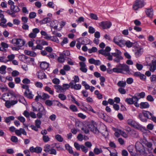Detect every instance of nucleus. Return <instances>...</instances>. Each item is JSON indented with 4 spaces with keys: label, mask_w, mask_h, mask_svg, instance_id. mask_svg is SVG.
<instances>
[{
    "label": "nucleus",
    "mask_w": 156,
    "mask_h": 156,
    "mask_svg": "<svg viewBox=\"0 0 156 156\" xmlns=\"http://www.w3.org/2000/svg\"><path fill=\"white\" fill-rule=\"evenodd\" d=\"M116 69H115L116 73H121L126 74H131L129 67L125 64H119L116 66Z\"/></svg>",
    "instance_id": "f257e3e1"
},
{
    "label": "nucleus",
    "mask_w": 156,
    "mask_h": 156,
    "mask_svg": "<svg viewBox=\"0 0 156 156\" xmlns=\"http://www.w3.org/2000/svg\"><path fill=\"white\" fill-rule=\"evenodd\" d=\"M115 52L112 53V56L115 57L113 61L116 63H119L123 58L122 56L121 52L118 49L115 50Z\"/></svg>",
    "instance_id": "f03ea898"
},
{
    "label": "nucleus",
    "mask_w": 156,
    "mask_h": 156,
    "mask_svg": "<svg viewBox=\"0 0 156 156\" xmlns=\"http://www.w3.org/2000/svg\"><path fill=\"white\" fill-rule=\"evenodd\" d=\"M11 43L14 45L18 46L21 48L24 46L25 43L23 40L17 38L13 39L11 41Z\"/></svg>",
    "instance_id": "7ed1b4c3"
},
{
    "label": "nucleus",
    "mask_w": 156,
    "mask_h": 156,
    "mask_svg": "<svg viewBox=\"0 0 156 156\" xmlns=\"http://www.w3.org/2000/svg\"><path fill=\"white\" fill-rule=\"evenodd\" d=\"M39 107L38 109V112L37 114V117L38 119H41L42 117L43 116L45 115L46 114V111L43 105L40 103H39Z\"/></svg>",
    "instance_id": "20e7f679"
},
{
    "label": "nucleus",
    "mask_w": 156,
    "mask_h": 156,
    "mask_svg": "<svg viewBox=\"0 0 156 156\" xmlns=\"http://www.w3.org/2000/svg\"><path fill=\"white\" fill-rule=\"evenodd\" d=\"M113 42L120 47L124 46V40L119 36H116L114 37Z\"/></svg>",
    "instance_id": "39448f33"
},
{
    "label": "nucleus",
    "mask_w": 156,
    "mask_h": 156,
    "mask_svg": "<svg viewBox=\"0 0 156 156\" xmlns=\"http://www.w3.org/2000/svg\"><path fill=\"white\" fill-rule=\"evenodd\" d=\"M145 3L144 0H136L133 5V8L134 10H137L143 7Z\"/></svg>",
    "instance_id": "423d86ee"
},
{
    "label": "nucleus",
    "mask_w": 156,
    "mask_h": 156,
    "mask_svg": "<svg viewBox=\"0 0 156 156\" xmlns=\"http://www.w3.org/2000/svg\"><path fill=\"white\" fill-rule=\"evenodd\" d=\"M135 147L137 152H138V154H140L143 152L145 149L144 147L142 144L139 141H137L135 144Z\"/></svg>",
    "instance_id": "0eeeda50"
},
{
    "label": "nucleus",
    "mask_w": 156,
    "mask_h": 156,
    "mask_svg": "<svg viewBox=\"0 0 156 156\" xmlns=\"http://www.w3.org/2000/svg\"><path fill=\"white\" fill-rule=\"evenodd\" d=\"M14 94L12 93L8 92L3 94L1 99H2L4 101L10 100L11 98L15 97Z\"/></svg>",
    "instance_id": "6e6552de"
},
{
    "label": "nucleus",
    "mask_w": 156,
    "mask_h": 156,
    "mask_svg": "<svg viewBox=\"0 0 156 156\" xmlns=\"http://www.w3.org/2000/svg\"><path fill=\"white\" fill-rule=\"evenodd\" d=\"M111 23L109 21H103L99 23L100 27L103 29L109 28L112 26Z\"/></svg>",
    "instance_id": "1a4fd4ad"
},
{
    "label": "nucleus",
    "mask_w": 156,
    "mask_h": 156,
    "mask_svg": "<svg viewBox=\"0 0 156 156\" xmlns=\"http://www.w3.org/2000/svg\"><path fill=\"white\" fill-rule=\"evenodd\" d=\"M79 65L80 67V70L83 73H86L87 69L85 63L83 62H79Z\"/></svg>",
    "instance_id": "9d476101"
},
{
    "label": "nucleus",
    "mask_w": 156,
    "mask_h": 156,
    "mask_svg": "<svg viewBox=\"0 0 156 156\" xmlns=\"http://www.w3.org/2000/svg\"><path fill=\"white\" fill-rule=\"evenodd\" d=\"M89 62L91 64H94L95 65L99 66L101 64V62L99 60H95L93 58H91L89 59Z\"/></svg>",
    "instance_id": "9b49d317"
},
{
    "label": "nucleus",
    "mask_w": 156,
    "mask_h": 156,
    "mask_svg": "<svg viewBox=\"0 0 156 156\" xmlns=\"http://www.w3.org/2000/svg\"><path fill=\"white\" fill-rule=\"evenodd\" d=\"M142 112L144 116L146 117L147 119H151L153 115L152 113L149 111L143 110Z\"/></svg>",
    "instance_id": "f8f14e48"
},
{
    "label": "nucleus",
    "mask_w": 156,
    "mask_h": 156,
    "mask_svg": "<svg viewBox=\"0 0 156 156\" xmlns=\"http://www.w3.org/2000/svg\"><path fill=\"white\" fill-rule=\"evenodd\" d=\"M143 52V49L141 48H138L135 51V55L136 57H140Z\"/></svg>",
    "instance_id": "ddd939ff"
},
{
    "label": "nucleus",
    "mask_w": 156,
    "mask_h": 156,
    "mask_svg": "<svg viewBox=\"0 0 156 156\" xmlns=\"http://www.w3.org/2000/svg\"><path fill=\"white\" fill-rule=\"evenodd\" d=\"M70 84L71 85V87L72 89H74L76 90H79L81 87V85L80 84H74V83L72 82L70 83Z\"/></svg>",
    "instance_id": "4468645a"
},
{
    "label": "nucleus",
    "mask_w": 156,
    "mask_h": 156,
    "mask_svg": "<svg viewBox=\"0 0 156 156\" xmlns=\"http://www.w3.org/2000/svg\"><path fill=\"white\" fill-rule=\"evenodd\" d=\"M146 13L147 16L151 18L153 16V10L152 8L148 9L145 11Z\"/></svg>",
    "instance_id": "2eb2a0df"
},
{
    "label": "nucleus",
    "mask_w": 156,
    "mask_h": 156,
    "mask_svg": "<svg viewBox=\"0 0 156 156\" xmlns=\"http://www.w3.org/2000/svg\"><path fill=\"white\" fill-rule=\"evenodd\" d=\"M24 94L26 97L30 99L33 98L34 96L32 94V92L30 91L29 90H26L24 92Z\"/></svg>",
    "instance_id": "dca6fc26"
},
{
    "label": "nucleus",
    "mask_w": 156,
    "mask_h": 156,
    "mask_svg": "<svg viewBox=\"0 0 156 156\" xmlns=\"http://www.w3.org/2000/svg\"><path fill=\"white\" fill-rule=\"evenodd\" d=\"M48 63L45 62H42L40 64V66L41 69L43 70L46 69L49 67Z\"/></svg>",
    "instance_id": "f3484780"
},
{
    "label": "nucleus",
    "mask_w": 156,
    "mask_h": 156,
    "mask_svg": "<svg viewBox=\"0 0 156 156\" xmlns=\"http://www.w3.org/2000/svg\"><path fill=\"white\" fill-rule=\"evenodd\" d=\"M38 78L41 79H42L46 78V76L43 71H39L37 73Z\"/></svg>",
    "instance_id": "a211bd4d"
},
{
    "label": "nucleus",
    "mask_w": 156,
    "mask_h": 156,
    "mask_svg": "<svg viewBox=\"0 0 156 156\" xmlns=\"http://www.w3.org/2000/svg\"><path fill=\"white\" fill-rule=\"evenodd\" d=\"M22 130L23 131V134L26 135L27 133L25 130L22 128H20L19 129H16L15 131V133L16 135L18 136H20L21 135V133H20V130Z\"/></svg>",
    "instance_id": "6ab92c4d"
},
{
    "label": "nucleus",
    "mask_w": 156,
    "mask_h": 156,
    "mask_svg": "<svg viewBox=\"0 0 156 156\" xmlns=\"http://www.w3.org/2000/svg\"><path fill=\"white\" fill-rule=\"evenodd\" d=\"M150 105L147 102H142L140 104V108L141 109L148 108Z\"/></svg>",
    "instance_id": "aec40b11"
},
{
    "label": "nucleus",
    "mask_w": 156,
    "mask_h": 156,
    "mask_svg": "<svg viewBox=\"0 0 156 156\" xmlns=\"http://www.w3.org/2000/svg\"><path fill=\"white\" fill-rule=\"evenodd\" d=\"M134 149V147L133 145H129L127 147V149L128 151L129 152L130 154L132 155H134V153L133 152Z\"/></svg>",
    "instance_id": "412c9836"
},
{
    "label": "nucleus",
    "mask_w": 156,
    "mask_h": 156,
    "mask_svg": "<svg viewBox=\"0 0 156 156\" xmlns=\"http://www.w3.org/2000/svg\"><path fill=\"white\" fill-rule=\"evenodd\" d=\"M24 53L25 54L31 56L35 57L36 55V54L35 52L27 50H25Z\"/></svg>",
    "instance_id": "4be33fe9"
},
{
    "label": "nucleus",
    "mask_w": 156,
    "mask_h": 156,
    "mask_svg": "<svg viewBox=\"0 0 156 156\" xmlns=\"http://www.w3.org/2000/svg\"><path fill=\"white\" fill-rule=\"evenodd\" d=\"M51 21V19L49 17H46L44 18L42 20L39 21V23L41 24H45Z\"/></svg>",
    "instance_id": "5701e85b"
},
{
    "label": "nucleus",
    "mask_w": 156,
    "mask_h": 156,
    "mask_svg": "<svg viewBox=\"0 0 156 156\" xmlns=\"http://www.w3.org/2000/svg\"><path fill=\"white\" fill-rule=\"evenodd\" d=\"M127 124L132 127L136 126V122L132 119H128L127 121Z\"/></svg>",
    "instance_id": "b1692460"
},
{
    "label": "nucleus",
    "mask_w": 156,
    "mask_h": 156,
    "mask_svg": "<svg viewBox=\"0 0 156 156\" xmlns=\"http://www.w3.org/2000/svg\"><path fill=\"white\" fill-rule=\"evenodd\" d=\"M10 9L12 10L14 12H18L20 11V9L16 5H13L10 6Z\"/></svg>",
    "instance_id": "393cba45"
},
{
    "label": "nucleus",
    "mask_w": 156,
    "mask_h": 156,
    "mask_svg": "<svg viewBox=\"0 0 156 156\" xmlns=\"http://www.w3.org/2000/svg\"><path fill=\"white\" fill-rule=\"evenodd\" d=\"M15 119V117L12 116H9L8 117L5 118V121L7 123H10L11 121Z\"/></svg>",
    "instance_id": "a878e982"
},
{
    "label": "nucleus",
    "mask_w": 156,
    "mask_h": 156,
    "mask_svg": "<svg viewBox=\"0 0 156 156\" xmlns=\"http://www.w3.org/2000/svg\"><path fill=\"white\" fill-rule=\"evenodd\" d=\"M15 57V55L13 54L8 55L7 57L8 59L5 61V63H6L8 62L12 61L14 60Z\"/></svg>",
    "instance_id": "bb28decb"
},
{
    "label": "nucleus",
    "mask_w": 156,
    "mask_h": 156,
    "mask_svg": "<svg viewBox=\"0 0 156 156\" xmlns=\"http://www.w3.org/2000/svg\"><path fill=\"white\" fill-rule=\"evenodd\" d=\"M6 66L5 65H2L0 67V73L2 74H5L6 73Z\"/></svg>",
    "instance_id": "cd10ccee"
},
{
    "label": "nucleus",
    "mask_w": 156,
    "mask_h": 156,
    "mask_svg": "<svg viewBox=\"0 0 156 156\" xmlns=\"http://www.w3.org/2000/svg\"><path fill=\"white\" fill-rule=\"evenodd\" d=\"M6 20L5 18L1 19V22L0 23V26L6 28L7 27V25L6 24Z\"/></svg>",
    "instance_id": "c85d7f7f"
},
{
    "label": "nucleus",
    "mask_w": 156,
    "mask_h": 156,
    "mask_svg": "<svg viewBox=\"0 0 156 156\" xmlns=\"http://www.w3.org/2000/svg\"><path fill=\"white\" fill-rule=\"evenodd\" d=\"M117 85L121 87H125L126 85V83L125 81H120L117 84Z\"/></svg>",
    "instance_id": "c756f323"
},
{
    "label": "nucleus",
    "mask_w": 156,
    "mask_h": 156,
    "mask_svg": "<svg viewBox=\"0 0 156 156\" xmlns=\"http://www.w3.org/2000/svg\"><path fill=\"white\" fill-rule=\"evenodd\" d=\"M65 147L66 149L68 151L70 154H72L73 153V151L72 147L68 144H66L65 145Z\"/></svg>",
    "instance_id": "7c9ffc66"
},
{
    "label": "nucleus",
    "mask_w": 156,
    "mask_h": 156,
    "mask_svg": "<svg viewBox=\"0 0 156 156\" xmlns=\"http://www.w3.org/2000/svg\"><path fill=\"white\" fill-rule=\"evenodd\" d=\"M70 87H71V85L67 83H65L63 84L62 88V92H64L66 90L68 89Z\"/></svg>",
    "instance_id": "2f4dec72"
},
{
    "label": "nucleus",
    "mask_w": 156,
    "mask_h": 156,
    "mask_svg": "<svg viewBox=\"0 0 156 156\" xmlns=\"http://www.w3.org/2000/svg\"><path fill=\"white\" fill-rule=\"evenodd\" d=\"M124 43V46L126 45L127 47L129 48L132 47L133 44V43L131 42L130 41H125V40Z\"/></svg>",
    "instance_id": "473e14b6"
},
{
    "label": "nucleus",
    "mask_w": 156,
    "mask_h": 156,
    "mask_svg": "<svg viewBox=\"0 0 156 156\" xmlns=\"http://www.w3.org/2000/svg\"><path fill=\"white\" fill-rule=\"evenodd\" d=\"M142 142L147 147L149 148H151L152 146V144L150 142H148L145 139H144L142 140Z\"/></svg>",
    "instance_id": "72a5a7b5"
},
{
    "label": "nucleus",
    "mask_w": 156,
    "mask_h": 156,
    "mask_svg": "<svg viewBox=\"0 0 156 156\" xmlns=\"http://www.w3.org/2000/svg\"><path fill=\"white\" fill-rule=\"evenodd\" d=\"M94 152L95 154L98 155L100 153H102L103 151L101 148H98L97 147H95L94 149Z\"/></svg>",
    "instance_id": "f704fd0d"
},
{
    "label": "nucleus",
    "mask_w": 156,
    "mask_h": 156,
    "mask_svg": "<svg viewBox=\"0 0 156 156\" xmlns=\"http://www.w3.org/2000/svg\"><path fill=\"white\" fill-rule=\"evenodd\" d=\"M138 117L142 122H146L147 121V120L146 119L145 117L143 115V112L139 114Z\"/></svg>",
    "instance_id": "c9c22d12"
},
{
    "label": "nucleus",
    "mask_w": 156,
    "mask_h": 156,
    "mask_svg": "<svg viewBox=\"0 0 156 156\" xmlns=\"http://www.w3.org/2000/svg\"><path fill=\"white\" fill-rule=\"evenodd\" d=\"M95 122L93 121H92L91 122L89 123L87 125L88 128L91 130L93 128H94L95 126Z\"/></svg>",
    "instance_id": "e433bc0d"
},
{
    "label": "nucleus",
    "mask_w": 156,
    "mask_h": 156,
    "mask_svg": "<svg viewBox=\"0 0 156 156\" xmlns=\"http://www.w3.org/2000/svg\"><path fill=\"white\" fill-rule=\"evenodd\" d=\"M95 122L93 121H92L91 122L89 123L87 125L88 128L91 130L93 128H94L95 126Z\"/></svg>",
    "instance_id": "4c0bfd02"
},
{
    "label": "nucleus",
    "mask_w": 156,
    "mask_h": 156,
    "mask_svg": "<svg viewBox=\"0 0 156 156\" xmlns=\"http://www.w3.org/2000/svg\"><path fill=\"white\" fill-rule=\"evenodd\" d=\"M44 90L45 91L48 92L51 94L53 95L54 94L53 91L51 90V88L48 86H46L44 88Z\"/></svg>",
    "instance_id": "58836bf2"
},
{
    "label": "nucleus",
    "mask_w": 156,
    "mask_h": 156,
    "mask_svg": "<svg viewBox=\"0 0 156 156\" xmlns=\"http://www.w3.org/2000/svg\"><path fill=\"white\" fill-rule=\"evenodd\" d=\"M55 138L59 142H62L63 140L62 136L59 134L56 135L55 136Z\"/></svg>",
    "instance_id": "ea45409f"
},
{
    "label": "nucleus",
    "mask_w": 156,
    "mask_h": 156,
    "mask_svg": "<svg viewBox=\"0 0 156 156\" xmlns=\"http://www.w3.org/2000/svg\"><path fill=\"white\" fill-rule=\"evenodd\" d=\"M65 57L61 54H60L59 57L58 58V61L60 62H63L65 61Z\"/></svg>",
    "instance_id": "a19ab883"
},
{
    "label": "nucleus",
    "mask_w": 156,
    "mask_h": 156,
    "mask_svg": "<svg viewBox=\"0 0 156 156\" xmlns=\"http://www.w3.org/2000/svg\"><path fill=\"white\" fill-rule=\"evenodd\" d=\"M42 151V148L39 147H37L35 148V151L34 152L37 154H39L41 153Z\"/></svg>",
    "instance_id": "79ce46f5"
},
{
    "label": "nucleus",
    "mask_w": 156,
    "mask_h": 156,
    "mask_svg": "<svg viewBox=\"0 0 156 156\" xmlns=\"http://www.w3.org/2000/svg\"><path fill=\"white\" fill-rule=\"evenodd\" d=\"M97 48L96 47H93L89 49H88V51L89 53H91L97 52Z\"/></svg>",
    "instance_id": "37998d69"
},
{
    "label": "nucleus",
    "mask_w": 156,
    "mask_h": 156,
    "mask_svg": "<svg viewBox=\"0 0 156 156\" xmlns=\"http://www.w3.org/2000/svg\"><path fill=\"white\" fill-rule=\"evenodd\" d=\"M43 48V47L39 44H38L35 47H33L32 49L33 50H35L36 49H39L41 50Z\"/></svg>",
    "instance_id": "c03bdc74"
},
{
    "label": "nucleus",
    "mask_w": 156,
    "mask_h": 156,
    "mask_svg": "<svg viewBox=\"0 0 156 156\" xmlns=\"http://www.w3.org/2000/svg\"><path fill=\"white\" fill-rule=\"evenodd\" d=\"M58 97L62 101H64L66 99V95L62 94H59L58 95Z\"/></svg>",
    "instance_id": "a18cd8bd"
},
{
    "label": "nucleus",
    "mask_w": 156,
    "mask_h": 156,
    "mask_svg": "<svg viewBox=\"0 0 156 156\" xmlns=\"http://www.w3.org/2000/svg\"><path fill=\"white\" fill-rule=\"evenodd\" d=\"M90 18L92 19L95 20H98V17L97 15L95 14L90 13Z\"/></svg>",
    "instance_id": "49530a36"
},
{
    "label": "nucleus",
    "mask_w": 156,
    "mask_h": 156,
    "mask_svg": "<svg viewBox=\"0 0 156 156\" xmlns=\"http://www.w3.org/2000/svg\"><path fill=\"white\" fill-rule=\"evenodd\" d=\"M125 101L129 104L131 105L133 104V100L132 98H126L125 99Z\"/></svg>",
    "instance_id": "de8ad7c7"
},
{
    "label": "nucleus",
    "mask_w": 156,
    "mask_h": 156,
    "mask_svg": "<svg viewBox=\"0 0 156 156\" xmlns=\"http://www.w3.org/2000/svg\"><path fill=\"white\" fill-rule=\"evenodd\" d=\"M69 108L72 111L74 112H76L78 111L75 105H71L69 107Z\"/></svg>",
    "instance_id": "09e8293b"
},
{
    "label": "nucleus",
    "mask_w": 156,
    "mask_h": 156,
    "mask_svg": "<svg viewBox=\"0 0 156 156\" xmlns=\"http://www.w3.org/2000/svg\"><path fill=\"white\" fill-rule=\"evenodd\" d=\"M61 54H62L65 57H66L67 56H69L70 54V51L68 50L64 51Z\"/></svg>",
    "instance_id": "8fccbe9b"
},
{
    "label": "nucleus",
    "mask_w": 156,
    "mask_h": 156,
    "mask_svg": "<svg viewBox=\"0 0 156 156\" xmlns=\"http://www.w3.org/2000/svg\"><path fill=\"white\" fill-rule=\"evenodd\" d=\"M41 124V122L40 120L37 119L35 121V124L37 128H40Z\"/></svg>",
    "instance_id": "3c124183"
},
{
    "label": "nucleus",
    "mask_w": 156,
    "mask_h": 156,
    "mask_svg": "<svg viewBox=\"0 0 156 156\" xmlns=\"http://www.w3.org/2000/svg\"><path fill=\"white\" fill-rule=\"evenodd\" d=\"M50 146L49 144H46L44 147V151L46 152H49V150H50Z\"/></svg>",
    "instance_id": "603ef678"
},
{
    "label": "nucleus",
    "mask_w": 156,
    "mask_h": 156,
    "mask_svg": "<svg viewBox=\"0 0 156 156\" xmlns=\"http://www.w3.org/2000/svg\"><path fill=\"white\" fill-rule=\"evenodd\" d=\"M71 96V98L70 100H71L73 103L76 104L78 106H79L80 105V104L76 101L75 98L73 97V96Z\"/></svg>",
    "instance_id": "864d4df0"
},
{
    "label": "nucleus",
    "mask_w": 156,
    "mask_h": 156,
    "mask_svg": "<svg viewBox=\"0 0 156 156\" xmlns=\"http://www.w3.org/2000/svg\"><path fill=\"white\" fill-rule=\"evenodd\" d=\"M48 153H49L50 154H54L55 155H56L57 154V152L56 150L53 148H51L50 149V150H49V152H48Z\"/></svg>",
    "instance_id": "5fc2aeb1"
},
{
    "label": "nucleus",
    "mask_w": 156,
    "mask_h": 156,
    "mask_svg": "<svg viewBox=\"0 0 156 156\" xmlns=\"http://www.w3.org/2000/svg\"><path fill=\"white\" fill-rule=\"evenodd\" d=\"M22 24V28L23 30H29V26L27 24L25 23H23Z\"/></svg>",
    "instance_id": "6e6d98bb"
},
{
    "label": "nucleus",
    "mask_w": 156,
    "mask_h": 156,
    "mask_svg": "<svg viewBox=\"0 0 156 156\" xmlns=\"http://www.w3.org/2000/svg\"><path fill=\"white\" fill-rule=\"evenodd\" d=\"M118 91L121 94H125L126 92L125 89L122 87L119 88Z\"/></svg>",
    "instance_id": "4d7b16f0"
},
{
    "label": "nucleus",
    "mask_w": 156,
    "mask_h": 156,
    "mask_svg": "<svg viewBox=\"0 0 156 156\" xmlns=\"http://www.w3.org/2000/svg\"><path fill=\"white\" fill-rule=\"evenodd\" d=\"M11 140L14 143H17L18 141V139L15 136H12L11 138Z\"/></svg>",
    "instance_id": "13d9d810"
},
{
    "label": "nucleus",
    "mask_w": 156,
    "mask_h": 156,
    "mask_svg": "<svg viewBox=\"0 0 156 156\" xmlns=\"http://www.w3.org/2000/svg\"><path fill=\"white\" fill-rule=\"evenodd\" d=\"M54 88L57 90H60L61 92H62V87L58 84L55 85L54 86Z\"/></svg>",
    "instance_id": "bf43d9fd"
},
{
    "label": "nucleus",
    "mask_w": 156,
    "mask_h": 156,
    "mask_svg": "<svg viewBox=\"0 0 156 156\" xmlns=\"http://www.w3.org/2000/svg\"><path fill=\"white\" fill-rule=\"evenodd\" d=\"M126 82L127 84H130L133 82V80L132 78H128L127 79Z\"/></svg>",
    "instance_id": "052dcab7"
},
{
    "label": "nucleus",
    "mask_w": 156,
    "mask_h": 156,
    "mask_svg": "<svg viewBox=\"0 0 156 156\" xmlns=\"http://www.w3.org/2000/svg\"><path fill=\"white\" fill-rule=\"evenodd\" d=\"M50 98L49 96L47 94L44 93L41 97V98L44 100H45L48 99Z\"/></svg>",
    "instance_id": "680f3d73"
},
{
    "label": "nucleus",
    "mask_w": 156,
    "mask_h": 156,
    "mask_svg": "<svg viewBox=\"0 0 156 156\" xmlns=\"http://www.w3.org/2000/svg\"><path fill=\"white\" fill-rule=\"evenodd\" d=\"M35 84L37 87L40 88H42L43 86V84L39 82H36Z\"/></svg>",
    "instance_id": "e2e57ef3"
},
{
    "label": "nucleus",
    "mask_w": 156,
    "mask_h": 156,
    "mask_svg": "<svg viewBox=\"0 0 156 156\" xmlns=\"http://www.w3.org/2000/svg\"><path fill=\"white\" fill-rule=\"evenodd\" d=\"M74 146L77 150H80L81 148V145H80L76 142H75L74 143Z\"/></svg>",
    "instance_id": "0e129e2a"
},
{
    "label": "nucleus",
    "mask_w": 156,
    "mask_h": 156,
    "mask_svg": "<svg viewBox=\"0 0 156 156\" xmlns=\"http://www.w3.org/2000/svg\"><path fill=\"white\" fill-rule=\"evenodd\" d=\"M43 140L45 142H48L50 140V138L48 136L44 135L43 136Z\"/></svg>",
    "instance_id": "69168bd1"
},
{
    "label": "nucleus",
    "mask_w": 156,
    "mask_h": 156,
    "mask_svg": "<svg viewBox=\"0 0 156 156\" xmlns=\"http://www.w3.org/2000/svg\"><path fill=\"white\" fill-rule=\"evenodd\" d=\"M150 78L151 82L154 83L156 81V75H152Z\"/></svg>",
    "instance_id": "338daca9"
},
{
    "label": "nucleus",
    "mask_w": 156,
    "mask_h": 156,
    "mask_svg": "<svg viewBox=\"0 0 156 156\" xmlns=\"http://www.w3.org/2000/svg\"><path fill=\"white\" fill-rule=\"evenodd\" d=\"M108 151H109L110 156H118L117 152L115 150L113 152H112L109 149H108Z\"/></svg>",
    "instance_id": "774afa93"
}]
</instances>
